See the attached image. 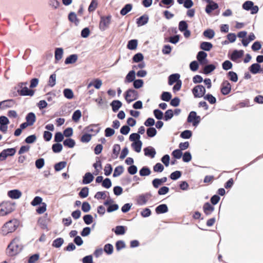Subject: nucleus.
<instances>
[{
	"label": "nucleus",
	"instance_id": "1",
	"mask_svg": "<svg viewBox=\"0 0 263 263\" xmlns=\"http://www.w3.org/2000/svg\"><path fill=\"white\" fill-rule=\"evenodd\" d=\"M20 226V222L16 219H12L6 222L0 229V234L3 236H8L14 232Z\"/></svg>",
	"mask_w": 263,
	"mask_h": 263
},
{
	"label": "nucleus",
	"instance_id": "2",
	"mask_svg": "<svg viewBox=\"0 0 263 263\" xmlns=\"http://www.w3.org/2000/svg\"><path fill=\"white\" fill-rule=\"evenodd\" d=\"M23 249V246L20 238L15 237L8 245L6 251L9 256H13L20 253Z\"/></svg>",
	"mask_w": 263,
	"mask_h": 263
},
{
	"label": "nucleus",
	"instance_id": "3",
	"mask_svg": "<svg viewBox=\"0 0 263 263\" xmlns=\"http://www.w3.org/2000/svg\"><path fill=\"white\" fill-rule=\"evenodd\" d=\"M14 210V204L9 201H4L0 204V216H6Z\"/></svg>",
	"mask_w": 263,
	"mask_h": 263
},
{
	"label": "nucleus",
	"instance_id": "4",
	"mask_svg": "<svg viewBox=\"0 0 263 263\" xmlns=\"http://www.w3.org/2000/svg\"><path fill=\"white\" fill-rule=\"evenodd\" d=\"M242 8L247 11H251L252 14H256L258 10V7L256 5H254V3L250 1L245 2L242 5Z\"/></svg>",
	"mask_w": 263,
	"mask_h": 263
},
{
	"label": "nucleus",
	"instance_id": "5",
	"mask_svg": "<svg viewBox=\"0 0 263 263\" xmlns=\"http://www.w3.org/2000/svg\"><path fill=\"white\" fill-rule=\"evenodd\" d=\"M140 138L139 134L133 133V147L137 153L140 152L142 145V142L139 140Z\"/></svg>",
	"mask_w": 263,
	"mask_h": 263
},
{
	"label": "nucleus",
	"instance_id": "6",
	"mask_svg": "<svg viewBox=\"0 0 263 263\" xmlns=\"http://www.w3.org/2000/svg\"><path fill=\"white\" fill-rule=\"evenodd\" d=\"M27 83H22L20 85V89L17 90L18 93L21 96H33L34 91L29 89L27 86Z\"/></svg>",
	"mask_w": 263,
	"mask_h": 263
},
{
	"label": "nucleus",
	"instance_id": "7",
	"mask_svg": "<svg viewBox=\"0 0 263 263\" xmlns=\"http://www.w3.org/2000/svg\"><path fill=\"white\" fill-rule=\"evenodd\" d=\"M192 92L195 98L204 97L205 93V88L202 85H198L193 88Z\"/></svg>",
	"mask_w": 263,
	"mask_h": 263
},
{
	"label": "nucleus",
	"instance_id": "8",
	"mask_svg": "<svg viewBox=\"0 0 263 263\" xmlns=\"http://www.w3.org/2000/svg\"><path fill=\"white\" fill-rule=\"evenodd\" d=\"M152 195L149 193H146L145 194L141 195L137 198V202L139 205H144L150 199Z\"/></svg>",
	"mask_w": 263,
	"mask_h": 263
},
{
	"label": "nucleus",
	"instance_id": "9",
	"mask_svg": "<svg viewBox=\"0 0 263 263\" xmlns=\"http://www.w3.org/2000/svg\"><path fill=\"white\" fill-rule=\"evenodd\" d=\"M110 22V16L104 17L102 16L101 17V21L99 24L100 29L104 31L109 26Z\"/></svg>",
	"mask_w": 263,
	"mask_h": 263
},
{
	"label": "nucleus",
	"instance_id": "10",
	"mask_svg": "<svg viewBox=\"0 0 263 263\" xmlns=\"http://www.w3.org/2000/svg\"><path fill=\"white\" fill-rule=\"evenodd\" d=\"M207 53L204 51H200L197 55V59L201 65H205L207 63Z\"/></svg>",
	"mask_w": 263,
	"mask_h": 263
},
{
	"label": "nucleus",
	"instance_id": "11",
	"mask_svg": "<svg viewBox=\"0 0 263 263\" xmlns=\"http://www.w3.org/2000/svg\"><path fill=\"white\" fill-rule=\"evenodd\" d=\"M231 90L230 83L228 81H224L222 83L221 92L224 95L229 94Z\"/></svg>",
	"mask_w": 263,
	"mask_h": 263
},
{
	"label": "nucleus",
	"instance_id": "12",
	"mask_svg": "<svg viewBox=\"0 0 263 263\" xmlns=\"http://www.w3.org/2000/svg\"><path fill=\"white\" fill-rule=\"evenodd\" d=\"M135 78V72L133 70V85L136 89L141 88L144 84L143 81L141 79H136Z\"/></svg>",
	"mask_w": 263,
	"mask_h": 263
},
{
	"label": "nucleus",
	"instance_id": "13",
	"mask_svg": "<svg viewBox=\"0 0 263 263\" xmlns=\"http://www.w3.org/2000/svg\"><path fill=\"white\" fill-rule=\"evenodd\" d=\"M14 105L13 100H7L0 102V108L4 109L8 107H11Z\"/></svg>",
	"mask_w": 263,
	"mask_h": 263
},
{
	"label": "nucleus",
	"instance_id": "14",
	"mask_svg": "<svg viewBox=\"0 0 263 263\" xmlns=\"http://www.w3.org/2000/svg\"><path fill=\"white\" fill-rule=\"evenodd\" d=\"M203 210L205 214L209 215L214 211V207L210 203L206 202L203 205Z\"/></svg>",
	"mask_w": 263,
	"mask_h": 263
},
{
	"label": "nucleus",
	"instance_id": "15",
	"mask_svg": "<svg viewBox=\"0 0 263 263\" xmlns=\"http://www.w3.org/2000/svg\"><path fill=\"white\" fill-rule=\"evenodd\" d=\"M8 195L12 199H18L21 197L22 193L18 190H13L9 191Z\"/></svg>",
	"mask_w": 263,
	"mask_h": 263
},
{
	"label": "nucleus",
	"instance_id": "16",
	"mask_svg": "<svg viewBox=\"0 0 263 263\" xmlns=\"http://www.w3.org/2000/svg\"><path fill=\"white\" fill-rule=\"evenodd\" d=\"M144 152L145 156L150 157L152 158L155 157L156 153L155 149L152 147H147L144 148Z\"/></svg>",
	"mask_w": 263,
	"mask_h": 263
},
{
	"label": "nucleus",
	"instance_id": "17",
	"mask_svg": "<svg viewBox=\"0 0 263 263\" xmlns=\"http://www.w3.org/2000/svg\"><path fill=\"white\" fill-rule=\"evenodd\" d=\"M168 208L166 204H162L156 207V213L157 214H163L168 212Z\"/></svg>",
	"mask_w": 263,
	"mask_h": 263
},
{
	"label": "nucleus",
	"instance_id": "18",
	"mask_svg": "<svg viewBox=\"0 0 263 263\" xmlns=\"http://www.w3.org/2000/svg\"><path fill=\"white\" fill-rule=\"evenodd\" d=\"M148 16L147 15H143L137 20V24L138 26H143L147 23Z\"/></svg>",
	"mask_w": 263,
	"mask_h": 263
},
{
	"label": "nucleus",
	"instance_id": "19",
	"mask_svg": "<svg viewBox=\"0 0 263 263\" xmlns=\"http://www.w3.org/2000/svg\"><path fill=\"white\" fill-rule=\"evenodd\" d=\"M93 179L94 177L90 173H86L83 177V183L84 184L90 183Z\"/></svg>",
	"mask_w": 263,
	"mask_h": 263
},
{
	"label": "nucleus",
	"instance_id": "20",
	"mask_svg": "<svg viewBox=\"0 0 263 263\" xmlns=\"http://www.w3.org/2000/svg\"><path fill=\"white\" fill-rule=\"evenodd\" d=\"M180 75L178 73H175L170 75L168 77V84L170 85H173L174 83L179 81Z\"/></svg>",
	"mask_w": 263,
	"mask_h": 263
},
{
	"label": "nucleus",
	"instance_id": "21",
	"mask_svg": "<svg viewBox=\"0 0 263 263\" xmlns=\"http://www.w3.org/2000/svg\"><path fill=\"white\" fill-rule=\"evenodd\" d=\"M243 52L242 50H234L231 54V59L235 61L238 59L241 58L243 55Z\"/></svg>",
	"mask_w": 263,
	"mask_h": 263
},
{
	"label": "nucleus",
	"instance_id": "22",
	"mask_svg": "<svg viewBox=\"0 0 263 263\" xmlns=\"http://www.w3.org/2000/svg\"><path fill=\"white\" fill-rule=\"evenodd\" d=\"M26 121L31 125V126L32 125L36 120L35 114L33 112L29 113L26 117Z\"/></svg>",
	"mask_w": 263,
	"mask_h": 263
},
{
	"label": "nucleus",
	"instance_id": "23",
	"mask_svg": "<svg viewBox=\"0 0 263 263\" xmlns=\"http://www.w3.org/2000/svg\"><path fill=\"white\" fill-rule=\"evenodd\" d=\"M218 5L215 3H210L206 7L205 11L207 13L210 14L212 11L217 9Z\"/></svg>",
	"mask_w": 263,
	"mask_h": 263
},
{
	"label": "nucleus",
	"instance_id": "24",
	"mask_svg": "<svg viewBox=\"0 0 263 263\" xmlns=\"http://www.w3.org/2000/svg\"><path fill=\"white\" fill-rule=\"evenodd\" d=\"M200 47L203 50L209 51L212 48L213 45L210 42H203L200 44Z\"/></svg>",
	"mask_w": 263,
	"mask_h": 263
},
{
	"label": "nucleus",
	"instance_id": "25",
	"mask_svg": "<svg viewBox=\"0 0 263 263\" xmlns=\"http://www.w3.org/2000/svg\"><path fill=\"white\" fill-rule=\"evenodd\" d=\"M78 59V55L77 54H71L68 57L65 61V63L66 64H73Z\"/></svg>",
	"mask_w": 263,
	"mask_h": 263
},
{
	"label": "nucleus",
	"instance_id": "26",
	"mask_svg": "<svg viewBox=\"0 0 263 263\" xmlns=\"http://www.w3.org/2000/svg\"><path fill=\"white\" fill-rule=\"evenodd\" d=\"M250 72L253 74L258 73L260 70V66L258 64H253L249 68Z\"/></svg>",
	"mask_w": 263,
	"mask_h": 263
},
{
	"label": "nucleus",
	"instance_id": "27",
	"mask_svg": "<svg viewBox=\"0 0 263 263\" xmlns=\"http://www.w3.org/2000/svg\"><path fill=\"white\" fill-rule=\"evenodd\" d=\"M63 55V49L62 48H57L55 50V59L57 61L60 60Z\"/></svg>",
	"mask_w": 263,
	"mask_h": 263
},
{
	"label": "nucleus",
	"instance_id": "28",
	"mask_svg": "<svg viewBox=\"0 0 263 263\" xmlns=\"http://www.w3.org/2000/svg\"><path fill=\"white\" fill-rule=\"evenodd\" d=\"M69 20L75 24L76 26L78 25L79 24V21L77 18V16L75 13L70 12L68 15Z\"/></svg>",
	"mask_w": 263,
	"mask_h": 263
},
{
	"label": "nucleus",
	"instance_id": "29",
	"mask_svg": "<svg viewBox=\"0 0 263 263\" xmlns=\"http://www.w3.org/2000/svg\"><path fill=\"white\" fill-rule=\"evenodd\" d=\"M112 231H114V229H112ZM114 232L116 235H123L125 233V227L121 226H117Z\"/></svg>",
	"mask_w": 263,
	"mask_h": 263
},
{
	"label": "nucleus",
	"instance_id": "30",
	"mask_svg": "<svg viewBox=\"0 0 263 263\" xmlns=\"http://www.w3.org/2000/svg\"><path fill=\"white\" fill-rule=\"evenodd\" d=\"M64 96L68 99H71L73 98V92L71 89L66 88L63 91Z\"/></svg>",
	"mask_w": 263,
	"mask_h": 263
},
{
	"label": "nucleus",
	"instance_id": "31",
	"mask_svg": "<svg viewBox=\"0 0 263 263\" xmlns=\"http://www.w3.org/2000/svg\"><path fill=\"white\" fill-rule=\"evenodd\" d=\"M151 173L150 169L146 166L143 167L139 171L141 176H147L151 174Z\"/></svg>",
	"mask_w": 263,
	"mask_h": 263
},
{
	"label": "nucleus",
	"instance_id": "32",
	"mask_svg": "<svg viewBox=\"0 0 263 263\" xmlns=\"http://www.w3.org/2000/svg\"><path fill=\"white\" fill-rule=\"evenodd\" d=\"M121 103L120 101L118 100L113 101L111 103L112 110L114 112L117 111L121 106Z\"/></svg>",
	"mask_w": 263,
	"mask_h": 263
},
{
	"label": "nucleus",
	"instance_id": "33",
	"mask_svg": "<svg viewBox=\"0 0 263 263\" xmlns=\"http://www.w3.org/2000/svg\"><path fill=\"white\" fill-rule=\"evenodd\" d=\"M75 141L70 138L66 139L64 141L63 144L65 146H67L70 148H72L75 145Z\"/></svg>",
	"mask_w": 263,
	"mask_h": 263
},
{
	"label": "nucleus",
	"instance_id": "34",
	"mask_svg": "<svg viewBox=\"0 0 263 263\" xmlns=\"http://www.w3.org/2000/svg\"><path fill=\"white\" fill-rule=\"evenodd\" d=\"M120 151V146L119 144H115L114 146V148H113V153L112 154V157L114 159H116L118 156Z\"/></svg>",
	"mask_w": 263,
	"mask_h": 263
},
{
	"label": "nucleus",
	"instance_id": "35",
	"mask_svg": "<svg viewBox=\"0 0 263 263\" xmlns=\"http://www.w3.org/2000/svg\"><path fill=\"white\" fill-rule=\"evenodd\" d=\"M203 35L210 39H212L215 35V32L212 29H207L203 32Z\"/></svg>",
	"mask_w": 263,
	"mask_h": 263
},
{
	"label": "nucleus",
	"instance_id": "36",
	"mask_svg": "<svg viewBox=\"0 0 263 263\" xmlns=\"http://www.w3.org/2000/svg\"><path fill=\"white\" fill-rule=\"evenodd\" d=\"M81 116V111L80 110H77L73 112L72 119L74 122H77L79 121Z\"/></svg>",
	"mask_w": 263,
	"mask_h": 263
},
{
	"label": "nucleus",
	"instance_id": "37",
	"mask_svg": "<svg viewBox=\"0 0 263 263\" xmlns=\"http://www.w3.org/2000/svg\"><path fill=\"white\" fill-rule=\"evenodd\" d=\"M172 98V95L169 92H163L161 96V99L164 101H169Z\"/></svg>",
	"mask_w": 263,
	"mask_h": 263
},
{
	"label": "nucleus",
	"instance_id": "38",
	"mask_svg": "<svg viewBox=\"0 0 263 263\" xmlns=\"http://www.w3.org/2000/svg\"><path fill=\"white\" fill-rule=\"evenodd\" d=\"M216 68L213 64H210L205 66L203 69L204 73L207 74L213 71Z\"/></svg>",
	"mask_w": 263,
	"mask_h": 263
},
{
	"label": "nucleus",
	"instance_id": "39",
	"mask_svg": "<svg viewBox=\"0 0 263 263\" xmlns=\"http://www.w3.org/2000/svg\"><path fill=\"white\" fill-rule=\"evenodd\" d=\"M66 165V162L65 161L60 162L54 165V169L56 171H60L65 168Z\"/></svg>",
	"mask_w": 263,
	"mask_h": 263
},
{
	"label": "nucleus",
	"instance_id": "40",
	"mask_svg": "<svg viewBox=\"0 0 263 263\" xmlns=\"http://www.w3.org/2000/svg\"><path fill=\"white\" fill-rule=\"evenodd\" d=\"M192 136V132L190 130H185L180 134V137L183 139H189Z\"/></svg>",
	"mask_w": 263,
	"mask_h": 263
},
{
	"label": "nucleus",
	"instance_id": "41",
	"mask_svg": "<svg viewBox=\"0 0 263 263\" xmlns=\"http://www.w3.org/2000/svg\"><path fill=\"white\" fill-rule=\"evenodd\" d=\"M204 99L209 101L210 104H214L216 102V98L211 94H207L204 96Z\"/></svg>",
	"mask_w": 263,
	"mask_h": 263
},
{
	"label": "nucleus",
	"instance_id": "42",
	"mask_svg": "<svg viewBox=\"0 0 263 263\" xmlns=\"http://www.w3.org/2000/svg\"><path fill=\"white\" fill-rule=\"evenodd\" d=\"M132 10V5L131 4H127L123 8L121 11L120 13L122 15H126L128 12H129Z\"/></svg>",
	"mask_w": 263,
	"mask_h": 263
},
{
	"label": "nucleus",
	"instance_id": "43",
	"mask_svg": "<svg viewBox=\"0 0 263 263\" xmlns=\"http://www.w3.org/2000/svg\"><path fill=\"white\" fill-rule=\"evenodd\" d=\"M196 115V112L195 111H192L190 112L189 114L187 121L189 123H192V125H193V123L195 120V117Z\"/></svg>",
	"mask_w": 263,
	"mask_h": 263
},
{
	"label": "nucleus",
	"instance_id": "44",
	"mask_svg": "<svg viewBox=\"0 0 263 263\" xmlns=\"http://www.w3.org/2000/svg\"><path fill=\"white\" fill-rule=\"evenodd\" d=\"M123 172V167L122 166H118L116 167L115 169L113 176L114 177H118L120 176Z\"/></svg>",
	"mask_w": 263,
	"mask_h": 263
},
{
	"label": "nucleus",
	"instance_id": "45",
	"mask_svg": "<svg viewBox=\"0 0 263 263\" xmlns=\"http://www.w3.org/2000/svg\"><path fill=\"white\" fill-rule=\"evenodd\" d=\"M141 215L144 218L148 217L151 216L152 212L149 208L143 209L140 212Z\"/></svg>",
	"mask_w": 263,
	"mask_h": 263
},
{
	"label": "nucleus",
	"instance_id": "46",
	"mask_svg": "<svg viewBox=\"0 0 263 263\" xmlns=\"http://www.w3.org/2000/svg\"><path fill=\"white\" fill-rule=\"evenodd\" d=\"M64 242V240L62 238H58L53 241L52 246L55 248L60 247Z\"/></svg>",
	"mask_w": 263,
	"mask_h": 263
},
{
	"label": "nucleus",
	"instance_id": "47",
	"mask_svg": "<svg viewBox=\"0 0 263 263\" xmlns=\"http://www.w3.org/2000/svg\"><path fill=\"white\" fill-rule=\"evenodd\" d=\"M173 116V111L172 109H168L166 110L164 114V120L168 121L171 119Z\"/></svg>",
	"mask_w": 263,
	"mask_h": 263
},
{
	"label": "nucleus",
	"instance_id": "48",
	"mask_svg": "<svg viewBox=\"0 0 263 263\" xmlns=\"http://www.w3.org/2000/svg\"><path fill=\"white\" fill-rule=\"evenodd\" d=\"M56 84V74L55 73L52 74L48 81V85L51 87H53Z\"/></svg>",
	"mask_w": 263,
	"mask_h": 263
},
{
	"label": "nucleus",
	"instance_id": "49",
	"mask_svg": "<svg viewBox=\"0 0 263 263\" xmlns=\"http://www.w3.org/2000/svg\"><path fill=\"white\" fill-rule=\"evenodd\" d=\"M63 148L62 145L60 143L54 144L52 145V149L54 153H60Z\"/></svg>",
	"mask_w": 263,
	"mask_h": 263
},
{
	"label": "nucleus",
	"instance_id": "50",
	"mask_svg": "<svg viewBox=\"0 0 263 263\" xmlns=\"http://www.w3.org/2000/svg\"><path fill=\"white\" fill-rule=\"evenodd\" d=\"M228 76L229 79L234 82H236L238 81L237 75L236 73L234 71H229L228 72Z\"/></svg>",
	"mask_w": 263,
	"mask_h": 263
},
{
	"label": "nucleus",
	"instance_id": "51",
	"mask_svg": "<svg viewBox=\"0 0 263 263\" xmlns=\"http://www.w3.org/2000/svg\"><path fill=\"white\" fill-rule=\"evenodd\" d=\"M113 246L109 243L105 245L104 247V251L108 254H111L113 252Z\"/></svg>",
	"mask_w": 263,
	"mask_h": 263
},
{
	"label": "nucleus",
	"instance_id": "52",
	"mask_svg": "<svg viewBox=\"0 0 263 263\" xmlns=\"http://www.w3.org/2000/svg\"><path fill=\"white\" fill-rule=\"evenodd\" d=\"M89 190L87 187H83L79 193V196L82 198H86L88 195Z\"/></svg>",
	"mask_w": 263,
	"mask_h": 263
},
{
	"label": "nucleus",
	"instance_id": "53",
	"mask_svg": "<svg viewBox=\"0 0 263 263\" xmlns=\"http://www.w3.org/2000/svg\"><path fill=\"white\" fill-rule=\"evenodd\" d=\"M147 135L149 137H154L157 133V130L154 127H149L146 131Z\"/></svg>",
	"mask_w": 263,
	"mask_h": 263
},
{
	"label": "nucleus",
	"instance_id": "54",
	"mask_svg": "<svg viewBox=\"0 0 263 263\" xmlns=\"http://www.w3.org/2000/svg\"><path fill=\"white\" fill-rule=\"evenodd\" d=\"M153 170L155 172H162L164 170V166L161 163H157L154 166Z\"/></svg>",
	"mask_w": 263,
	"mask_h": 263
},
{
	"label": "nucleus",
	"instance_id": "55",
	"mask_svg": "<svg viewBox=\"0 0 263 263\" xmlns=\"http://www.w3.org/2000/svg\"><path fill=\"white\" fill-rule=\"evenodd\" d=\"M42 198L39 196H36L33 200L31 201V204L32 206H36L40 204H42Z\"/></svg>",
	"mask_w": 263,
	"mask_h": 263
},
{
	"label": "nucleus",
	"instance_id": "56",
	"mask_svg": "<svg viewBox=\"0 0 263 263\" xmlns=\"http://www.w3.org/2000/svg\"><path fill=\"white\" fill-rule=\"evenodd\" d=\"M143 55L141 53L136 54L133 58V61L135 62H139L143 60Z\"/></svg>",
	"mask_w": 263,
	"mask_h": 263
},
{
	"label": "nucleus",
	"instance_id": "57",
	"mask_svg": "<svg viewBox=\"0 0 263 263\" xmlns=\"http://www.w3.org/2000/svg\"><path fill=\"white\" fill-rule=\"evenodd\" d=\"M188 25L185 21H182L179 23V29L180 31L183 32L187 29Z\"/></svg>",
	"mask_w": 263,
	"mask_h": 263
},
{
	"label": "nucleus",
	"instance_id": "58",
	"mask_svg": "<svg viewBox=\"0 0 263 263\" xmlns=\"http://www.w3.org/2000/svg\"><path fill=\"white\" fill-rule=\"evenodd\" d=\"M222 66L224 70H228L232 68V64L230 61L227 60L222 63Z\"/></svg>",
	"mask_w": 263,
	"mask_h": 263
},
{
	"label": "nucleus",
	"instance_id": "59",
	"mask_svg": "<svg viewBox=\"0 0 263 263\" xmlns=\"http://www.w3.org/2000/svg\"><path fill=\"white\" fill-rule=\"evenodd\" d=\"M192 159V156L189 152H186L183 155L182 160L185 162H189Z\"/></svg>",
	"mask_w": 263,
	"mask_h": 263
},
{
	"label": "nucleus",
	"instance_id": "60",
	"mask_svg": "<svg viewBox=\"0 0 263 263\" xmlns=\"http://www.w3.org/2000/svg\"><path fill=\"white\" fill-rule=\"evenodd\" d=\"M125 247V243L122 240H119L116 243V248L117 251H120Z\"/></svg>",
	"mask_w": 263,
	"mask_h": 263
},
{
	"label": "nucleus",
	"instance_id": "61",
	"mask_svg": "<svg viewBox=\"0 0 263 263\" xmlns=\"http://www.w3.org/2000/svg\"><path fill=\"white\" fill-rule=\"evenodd\" d=\"M154 114L155 118L158 120H161L163 118V112L159 109H155L154 110Z\"/></svg>",
	"mask_w": 263,
	"mask_h": 263
},
{
	"label": "nucleus",
	"instance_id": "62",
	"mask_svg": "<svg viewBox=\"0 0 263 263\" xmlns=\"http://www.w3.org/2000/svg\"><path fill=\"white\" fill-rule=\"evenodd\" d=\"M181 176V173L180 171H176L172 173L170 175V178L172 180H177Z\"/></svg>",
	"mask_w": 263,
	"mask_h": 263
},
{
	"label": "nucleus",
	"instance_id": "63",
	"mask_svg": "<svg viewBox=\"0 0 263 263\" xmlns=\"http://www.w3.org/2000/svg\"><path fill=\"white\" fill-rule=\"evenodd\" d=\"M98 6V3L96 0H92L89 6L88 7V11L89 12H92Z\"/></svg>",
	"mask_w": 263,
	"mask_h": 263
},
{
	"label": "nucleus",
	"instance_id": "64",
	"mask_svg": "<svg viewBox=\"0 0 263 263\" xmlns=\"http://www.w3.org/2000/svg\"><path fill=\"white\" fill-rule=\"evenodd\" d=\"M83 220L87 224H90L93 221V217L91 215H86L83 217Z\"/></svg>",
	"mask_w": 263,
	"mask_h": 263
}]
</instances>
